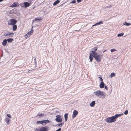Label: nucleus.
<instances>
[{
  "mask_svg": "<svg viewBox=\"0 0 131 131\" xmlns=\"http://www.w3.org/2000/svg\"><path fill=\"white\" fill-rule=\"evenodd\" d=\"M7 116L9 118H12L11 115L10 114H7Z\"/></svg>",
  "mask_w": 131,
  "mask_h": 131,
  "instance_id": "nucleus-33",
  "label": "nucleus"
},
{
  "mask_svg": "<svg viewBox=\"0 0 131 131\" xmlns=\"http://www.w3.org/2000/svg\"><path fill=\"white\" fill-rule=\"evenodd\" d=\"M17 21L14 19H12L9 20L8 21V24L10 25H12L16 23Z\"/></svg>",
  "mask_w": 131,
  "mask_h": 131,
  "instance_id": "nucleus-6",
  "label": "nucleus"
},
{
  "mask_svg": "<svg viewBox=\"0 0 131 131\" xmlns=\"http://www.w3.org/2000/svg\"><path fill=\"white\" fill-rule=\"evenodd\" d=\"M35 131H38V130H36V129H35Z\"/></svg>",
  "mask_w": 131,
  "mask_h": 131,
  "instance_id": "nucleus-43",
  "label": "nucleus"
},
{
  "mask_svg": "<svg viewBox=\"0 0 131 131\" xmlns=\"http://www.w3.org/2000/svg\"><path fill=\"white\" fill-rule=\"evenodd\" d=\"M5 121L7 123L8 125L9 124V122L10 121V119H8L7 117H6L5 120Z\"/></svg>",
  "mask_w": 131,
  "mask_h": 131,
  "instance_id": "nucleus-13",
  "label": "nucleus"
},
{
  "mask_svg": "<svg viewBox=\"0 0 131 131\" xmlns=\"http://www.w3.org/2000/svg\"><path fill=\"white\" fill-rule=\"evenodd\" d=\"M128 113V111L127 110H126L124 112V114L125 115H127Z\"/></svg>",
  "mask_w": 131,
  "mask_h": 131,
  "instance_id": "nucleus-32",
  "label": "nucleus"
},
{
  "mask_svg": "<svg viewBox=\"0 0 131 131\" xmlns=\"http://www.w3.org/2000/svg\"><path fill=\"white\" fill-rule=\"evenodd\" d=\"M124 34V33H121L119 34H118L117 35L118 37H121L123 36Z\"/></svg>",
  "mask_w": 131,
  "mask_h": 131,
  "instance_id": "nucleus-27",
  "label": "nucleus"
},
{
  "mask_svg": "<svg viewBox=\"0 0 131 131\" xmlns=\"http://www.w3.org/2000/svg\"><path fill=\"white\" fill-rule=\"evenodd\" d=\"M33 29H32L29 32H28V33L29 34L30 36L31 35H32V34L33 33Z\"/></svg>",
  "mask_w": 131,
  "mask_h": 131,
  "instance_id": "nucleus-25",
  "label": "nucleus"
},
{
  "mask_svg": "<svg viewBox=\"0 0 131 131\" xmlns=\"http://www.w3.org/2000/svg\"><path fill=\"white\" fill-rule=\"evenodd\" d=\"M30 35L28 34L27 33V34L25 35L24 37L25 38L27 39L29 38L30 36Z\"/></svg>",
  "mask_w": 131,
  "mask_h": 131,
  "instance_id": "nucleus-23",
  "label": "nucleus"
},
{
  "mask_svg": "<svg viewBox=\"0 0 131 131\" xmlns=\"http://www.w3.org/2000/svg\"><path fill=\"white\" fill-rule=\"evenodd\" d=\"M94 93V94L97 97L102 99L105 98L106 96V94L105 92L99 90L95 91Z\"/></svg>",
  "mask_w": 131,
  "mask_h": 131,
  "instance_id": "nucleus-2",
  "label": "nucleus"
},
{
  "mask_svg": "<svg viewBox=\"0 0 131 131\" xmlns=\"http://www.w3.org/2000/svg\"><path fill=\"white\" fill-rule=\"evenodd\" d=\"M7 43V40L6 39H5L3 41L2 44L3 45L5 46L6 45Z\"/></svg>",
  "mask_w": 131,
  "mask_h": 131,
  "instance_id": "nucleus-14",
  "label": "nucleus"
},
{
  "mask_svg": "<svg viewBox=\"0 0 131 131\" xmlns=\"http://www.w3.org/2000/svg\"><path fill=\"white\" fill-rule=\"evenodd\" d=\"M42 20V18L41 17H38L35 19L33 20V22L37 20L41 21Z\"/></svg>",
  "mask_w": 131,
  "mask_h": 131,
  "instance_id": "nucleus-9",
  "label": "nucleus"
},
{
  "mask_svg": "<svg viewBox=\"0 0 131 131\" xmlns=\"http://www.w3.org/2000/svg\"><path fill=\"white\" fill-rule=\"evenodd\" d=\"M105 85V84L103 82H101L99 85V87L101 88H103Z\"/></svg>",
  "mask_w": 131,
  "mask_h": 131,
  "instance_id": "nucleus-11",
  "label": "nucleus"
},
{
  "mask_svg": "<svg viewBox=\"0 0 131 131\" xmlns=\"http://www.w3.org/2000/svg\"><path fill=\"white\" fill-rule=\"evenodd\" d=\"M76 2V1L75 0H73L70 3H75Z\"/></svg>",
  "mask_w": 131,
  "mask_h": 131,
  "instance_id": "nucleus-34",
  "label": "nucleus"
},
{
  "mask_svg": "<svg viewBox=\"0 0 131 131\" xmlns=\"http://www.w3.org/2000/svg\"><path fill=\"white\" fill-rule=\"evenodd\" d=\"M60 1L59 0H57L56 1L53 3V5H56V4H58L59 2Z\"/></svg>",
  "mask_w": 131,
  "mask_h": 131,
  "instance_id": "nucleus-21",
  "label": "nucleus"
},
{
  "mask_svg": "<svg viewBox=\"0 0 131 131\" xmlns=\"http://www.w3.org/2000/svg\"><path fill=\"white\" fill-rule=\"evenodd\" d=\"M123 25H125L129 26L131 25V24L129 23H127L126 22H125L123 23Z\"/></svg>",
  "mask_w": 131,
  "mask_h": 131,
  "instance_id": "nucleus-20",
  "label": "nucleus"
},
{
  "mask_svg": "<svg viewBox=\"0 0 131 131\" xmlns=\"http://www.w3.org/2000/svg\"><path fill=\"white\" fill-rule=\"evenodd\" d=\"M97 47H95L92 48V50H93L92 51H94L95 52V51H96L97 50Z\"/></svg>",
  "mask_w": 131,
  "mask_h": 131,
  "instance_id": "nucleus-28",
  "label": "nucleus"
},
{
  "mask_svg": "<svg viewBox=\"0 0 131 131\" xmlns=\"http://www.w3.org/2000/svg\"><path fill=\"white\" fill-rule=\"evenodd\" d=\"M112 6V5H110V6H107L106 7V8H110Z\"/></svg>",
  "mask_w": 131,
  "mask_h": 131,
  "instance_id": "nucleus-35",
  "label": "nucleus"
},
{
  "mask_svg": "<svg viewBox=\"0 0 131 131\" xmlns=\"http://www.w3.org/2000/svg\"><path fill=\"white\" fill-rule=\"evenodd\" d=\"M50 122V121L48 120H42V124L43 125H45L47 123Z\"/></svg>",
  "mask_w": 131,
  "mask_h": 131,
  "instance_id": "nucleus-8",
  "label": "nucleus"
},
{
  "mask_svg": "<svg viewBox=\"0 0 131 131\" xmlns=\"http://www.w3.org/2000/svg\"><path fill=\"white\" fill-rule=\"evenodd\" d=\"M37 123L38 124H42V121H37Z\"/></svg>",
  "mask_w": 131,
  "mask_h": 131,
  "instance_id": "nucleus-30",
  "label": "nucleus"
},
{
  "mask_svg": "<svg viewBox=\"0 0 131 131\" xmlns=\"http://www.w3.org/2000/svg\"><path fill=\"white\" fill-rule=\"evenodd\" d=\"M13 30L14 31L17 28V26L16 25H14L13 26Z\"/></svg>",
  "mask_w": 131,
  "mask_h": 131,
  "instance_id": "nucleus-18",
  "label": "nucleus"
},
{
  "mask_svg": "<svg viewBox=\"0 0 131 131\" xmlns=\"http://www.w3.org/2000/svg\"><path fill=\"white\" fill-rule=\"evenodd\" d=\"M91 52L90 54L89 58L90 61L92 62L93 59V56L97 62H99L101 61V59L102 58V56L101 55H99L97 53L94 51H91Z\"/></svg>",
  "mask_w": 131,
  "mask_h": 131,
  "instance_id": "nucleus-1",
  "label": "nucleus"
},
{
  "mask_svg": "<svg viewBox=\"0 0 131 131\" xmlns=\"http://www.w3.org/2000/svg\"><path fill=\"white\" fill-rule=\"evenodd\" d=\"M116 50L114 49H111L110 51L111 52H113L114 51H115Z\"/></svg>",
  "mask_w": 131,
  "mask_h": 131,
  "instance_id": "nucleus-29",
  "label": "nucleus"
},
{
  "mask_svg": "<svg viewBox=\"0 0 131 131\" xmlns=\"http://www.w3.org/2000/svg\"><path fill=\"white\" fill-rule=\"evenodd\" d=\"M115 74L114 73H112L111 74L110 77L112 78L113 77L115 76Z\"/></svg>",
  "mask_w": 131,
  "mask_h": 131,
  "instance_id": "nucleus-26",
  "label": "nucleus"
},
{
  "mask_svg": "<svg viewBox=\"0 0 131 131\" xmlns=\"http://www.w3.org/2000/svg\"><path fill=\"white\" fill-rule=\"evenodd\" d=\"M61 128H59L56 131H61Z\"/></svg>",
  "mask_w": 131,
  "mask_h": 131,
  "instance_id": "nucleus-38",
  "label": "nucleus"
},
{
  "mask_svg": "<svg viewBox=\"0 0 131 131\" xmlns=\"http://www.w3.org/2000/svg\"><path fill=\"white\" fill-rule=\"evenodd\" d=\"M77 2L79 3L81 2L82 0H77Z\"/></svg>",
  "mask_w": 131,
  "mask_h": 131,
  "instance_id": "nucleus-39",
  "label": "nucleus"
},
{
  "mask_svg": "<svg viewBox=\"0 0 131 131\" xmlns=\"http://www.w3.org/2000/svg\"><path fill=\"white\" fill-rule=\"evenodd\" d=\"M78 112L77 111L75 110H74L73 112L72 116V117L73 118H74L78 114Z\"/></svg>",
  "mask_w": 131,
  "mask_h": 131,
  "instance_id": "nucleus-7",
  "label": "nucleus"
},
{
  "mask_svg": "<svg viewBox=\"0 0 131 131\" xmlns=\"http://www.w3.org/2000/svg\"><path fill=\"white\" fill-rule=\"evenodd\" d=\"M103 24V23L102 21H100L99 22L96 23L95 24L93 25L92 26V27H93L94 26H95L96 25H100L101 24Z\"/></svg>",
  "mask_w": 131,
  "mask_h": 131,
  "instance_id": "nucleus-16",
  "label": "nucleus"
},
{
  "mask_svg": "<svg viewBox=\"0 0 131 131\" xmlns=\"http://www.w3.org/2000/svg\"><path fill=\"white\" fill-rule=\"evenodd\" d=\"M105 89L106 90H108V88L106 86H105Z\"/></svg>",
  "mask_w": 131,
  "mask_h": 131,
  "instance_id": "nucleus-37",
  "label": "nucleus"
},
{
  "mask_svg": "<svg viewBox=\"0 0 131 131\" xmlns=\"http://www.w3.org/2000/svg\"><path fill=\"white\" fill-rule=\"evenodd\" d=\"M98 78H99V80H100V81H101V82H103V80L101 77H98Z\"/></svg>",
  "mask_w": 131,
  "mask_h": 131,
  "instance_id": "nucleus-31",
  "label": "nucleus"
},
{
  "mask_svg": "<svg viewBox=\"0 0 131 131\" xmlns=\"http://www.w3.org/2000/svg\"><path fill=\"white\" fill-rule=\"evenodd\" d=\"M75 28H76L75 29H73L74 31H77L79 30L80 29V27H79L78 26H75Z\"/></svg>",
  "mask_w": 131,
  "mask_h": 131,
  "instance_id": "nucleus-17",
  "label": "nucleus"
},
{
  "mask_svg": "<svg viewBox=\"0 0 131 131\" xmlns=\"http://www.w3.org/2000/svg\"><path fill=\"white\" fill-rule=\"evenodd\" d=\"M106 51V50H105L104 51H103V53L104 52H105V51Z\"/></svg>",
  "mask_w": 131,
  "mask_h": 131,
  "instance_id": "nucleus-42",
  "label": "nucleus"
},
{
  "mask_svg": "<svg viewBox=\"0 0 131 131\" xmlns=\"http://www.w3.org/2000/svg\"><path fill=\"white\" fill-rule=\"evenodd\" d=\"M95 104V101H92L90 104V106L91 107H93L94 106Z\"/></svg>",
  "mask_w": 131,
  "mask_h": 131,
  "instance_id": "nucleus-12",
  "label": "nucleus"
},
{
  "mask_svg": "<svg viewBox=\"0 0 131 131\" xmlns=\"http://www.w3.org/2000/svg\"><path fill=\"white\" fill-rule=\"evenodd\" d=\"M123 114H116L114 116H112L110 117H108L105 119V121L107 123H110L114 122L116 121L117 118Z\"/></svg>",
  "mask_w": 131,
  "mask_h": 131,
  "instance_id": "nucleus-3",
  "label": "nucleus"
},
{
  "mask_svg": "<svg viewBox=\"0 0 131 131\" xmlns=\"http://www.w3.org/2000/svg\"><path fill=\"white\" fill-rule=\"evenodd\" d=\"M17 6L16 3H14L10 6V7H15Z\"/></svg>",
  "mask_w": 131,
  "mask_h": 131,
  "instance_id": "nucleus-15",
  "label": "nucleus"
},
{
  "mask_svg": "<svg viewBox=\"0 0 131 131\" xmlns=\"http://www.w3.org/2000/svg\"><path fill=\"white\" fill-rule=\"evenodd\" d=\"M43 115V114H38L37 115V116H40H40H42V115Z\"/></svg>",
  "mask_w": 131,
  "mask_h": 131,
  "instance_id": "nucleus-36",
  "label": "nucleus"
},
{
  "mask_svg": "<svg viewBox=\"0 0 131 131\" xmlns=\"http://www.w3.org/2000/svg\"><path fill=\"white\" fill-rule=\"evenodd\" d=\"M68 114L66 113L64 115V117L65 118V121H66L67 118H68Z\"/></svg>",
  "mask_w": 131,
  "mask_h": 131,
  "instance_id": "nucleus-22",
  "label": "nucleus"
},
{
  "mask_svg": "<svg viewBox=\"0 0 131 131\" xmlns=\"http://www.w3.org/2000/svg\"><path fill=\"white\" fill-rule=\"evenodd\" d=\"M59 126L60 127H61L62 126H61V125L60 124H58L57 125Z\"/></svg>",
  "mask_w": 131,
  "mask_h": 131,
  "instance_id": "nucleus-40",
  "label": "nucleus"
},
{
  "mask_svg": "<svg viewBox=\"0 0 131 131\" xmlns=\"http://www.w3.org/2000/svg\"><path fill=\"white\" fill-rule=\"evenodd\" d=\"M48 128V127L45 126L42 127L39 129L36 128V130L39 131H48L49 130Z\"/></svg>",
  "mask_w": 131,
  "mask_h": 131,
  "instance_id": "nucleus-5",
  "label": "nucleus"
},
{
  "mask_svg": "<svg viewBox=\"0 0 131 131\" xmlns=\"http://www.w3.org/2000/svg\"><path fill=\"white\" fill-rule=\"evenodd\" d=\"M13 40V39L12 38H9L7 39V41L9 43H11Z\"/></svg>",
  "mask_w": 131,
  "mask_h": 131,
  "instance_id": "nucleus-19",
  "label": "nucleus"
},
{
  "mask_svg": "<svg viewBox=\"0 0 131 131\" xmlns=\"http://www.w3.org/2000/svg\"><path fill=\"white\" fill-rule=\"evenodd\" d=\"M13 33H12V32H9L8 33H7V34H6L5 35L6 36H8L9 35H13Z\"/></svg>",
  "mask_w": 131,
  "mask_h": 131,
  "instance_id": "nucleus-24",
  "label": "nucleus"
},
{
  "mask_svg": "<svg viewBox=\"0 0 131 131\" xmlns=\"http://www.w3.org/2000/svg\"><path fill=\"white\" fill-rule=\"evenodd\" d=\"M62 116L60 115H58L56 116V118L55 119L56 121L57 122H61L62 121Z\"/></svg>",
  "mask_w": 131,
  "mask_h": 131,
  "instance_id": "nucleus-4",
  "label": "nucleus"
},
{
  "mask_svg": "<svg viewBox=\"0 0 131 131\" xmlns=\"http://www.w3.org/2000/svg\"><path fill=\"white\" fill-rule=\"evenodd\" d=\"M24 4L25 8L29 7L30 5L29 3L27 2H24Z\"/></svg>",
  "mask_w": 131,
  "mask_h": 131,
  "instance_id": "nucleus-10",
  "label": "nucleus"
},
{
  "mask_svg": "<svg viewBox=\"0 0 131 131\" xmlns=\"http://www.w3.org/2000/svg\"><path fill=\"white\" fill-rule=\"evenodd\" d=\"M62 126V125H63L64 124V123H61L60 124Z\"/></svg>",
  "mask_w": 131,
  "mask_h": 131,
  "instance_id": "nucleus-41",
  "label": "nucleus"
}]
</instances>
